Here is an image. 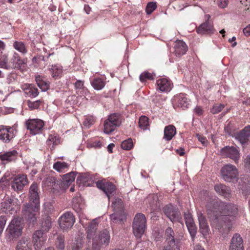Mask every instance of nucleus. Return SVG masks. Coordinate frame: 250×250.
Instances as JSON below:
<instances>
[{
    "label": "nucleus",
    "mask_w": 250,
    "mask_h": 250,
    "mask_svg": "<svg viewBox=\"0 0 250 250\" xmlns=\"http://www.w3.org/2000/svg\"><path fill=\"white\" fill-rule=\"evenodd\" d=\"M206 209L211 225L222 233L228 232L231 227L232 220L228 216H235L238 212L236 205L215 199L207 203Z\"/></svg>",
    "instance_id": "f257e3e1"
},
{
    "label": "nucleus",
    "mask_w": 250,
    "mask_h": 250,
    "mask_svg": "<svg viewBox=\"0 0 250 250\" xmlns=\"http://www.w3.org/2000/svg\"><path fill=\"white\" fill-rule=\"evenodd\" d=\"M22 229L21 219H13L6 229V239L9 241L16 239L21 235Z\"/></svg>",
    "instance_id": "f03ea898"
},
{
    "label": "nucleus",
    "mask_w": 250,
    "mask_h": 250,
    "mask_svg": "<svg viewBox=\"0 0 250 250\" xmlns=\"http://www.w3.org/2000/svg\"><path fill=\"white\" fill-rule=\"evenodd\" d=\"M146 217L142 213L137 214L132 225L133 232L136 237L141 238L146 228Z\"/></svg>",
    "instance_id": "7ed1b4c3"
},
{
    "label": "nucleus",
    "mask_w": 250,
    "mask_h": 250,
    "mask_svg": "<svg viewBox=\"0 0 250 250\" xmlns=\"http://www.w3.org/2000/svg\"><path fill=\"white\" fill-rule=\"evenodd\" d=\"M221 175L223 179L225 181L230 182L237 178L238 176L237 169L234 166L227 164L222 167Z\"/></svg>",
    "instance_id": "20e7f679"
},
{
    "label": "nucleus",
    "mask_w": 250,
    "mask_h": 250,
    "mask_svg": "<svg viewBox=\"0 0 250 250\" xmlns=\"http://www.w3.org/2000/svg\"><path fill=\"white\" fill-rule=\"evenodd\" d=\"M25 125L27 129L33 135L41 133L44 125L43 121L38 119H29L26 121Z\"/></svg>",
    "instance_id": "39448f33"
},
{
    "label": "nucleus",
    "mask_w": 250,
    "mask_h": 250,
    "mask_svg": "<svg viewBox=\"0 0 250 250\" xmlns=\"http://www.w3.org/2000/svg\"><path fill=\"white\" fill-rule=\"evenodd\" d=\"M16 133V131L13 127L4 125H0V140L3 143H9L14 138Z\"/></svg>",
    "instance_id": "423d86ee"
},
{
    "label": "nucleus",
    "mask_w": 250,
    "mask_h": 250,
    "mask_svg": "<svg viewBox=\"0 0 250 250\" xmlns=\"http://www.w3.org/2000/svg\"><path fill=\"white\" fill-rule=\"evenodd\" d=\"M163 212L172 222H180L181 219V214L178 209L170 204L166 205L163 208Z\"/></svg>",
    "instance_id": "0eeeda50"
},
{
    "label": "nucleus",
    "mask_w": 250,
    "mask_h": 250,
    "mask_svg": "<svg viewBox=\"0 0 250 250\" xmlns=\"http://www.w3.org/2000/svg\"><path fill=\"white\" fill-rule=\"evenodd\" d=\"M75 221V218L71 212H66L59 219V225L61 229L64 230L72 228Z\"/></svg>",
    "instance_id": "6e6552de"
},
{
    "label": "nucleus",
    "mask_w": 250,
    "mask_h": 250,
    "mask_svg": "<svg viewBox=\"0 0 250 250\" xmlns=\"http://www.w3.org/2000/svg\"><path fill=\"white\" fill-rule=\"evenodd\" d=\"M14 199L9 196H4L0 203V209L6 214H12L16 212Z\"/></svg>",
    "instance_id": "1a4fd4ad"
},
{
    "label": "nucleus",
    "mask_w": 250,
    "mask_h": 250,
    "mask_svg": "<svg viewBox=\"0 0 250 250\" xmlns=\"http://www.w3.org/2000/svg\"><path fill=\"white\" fill-rule=\"evenodd\" d=\"M38 186L37 184H32L29 188V203L28 204H34V209L35 211L40 206V197L38 191Z\"/></svg>",
    "instance_id": "9d476101"
},
{
    "label": "nucleus",
    "mask_w": 250,
    "mask_h": 250,
    "mask_svg": "<svg viewBox=\"0 0 250 250\" xmlns=\"http://www.w3.org/2000/svg\"><path fill=\"white\" fill-rule=\"evenodd\" d=\"M96 186L106 194L108 200L110 198V194L116 189L115 186L112 183L107 182L105 180L98 181L96 182Z\"/></svg>",
    "instance_id": "9b49d317"
},
{
    "label": "nucleus",
    "mask_w": 250,
    "mask_h": 250,
    "mask_svg": "<svg viewBox=\"0 0 250 250\" xmlns=\"http://www.w3.org/2000/svg\"><path fill=\"white\" fill-rule=\"evenodd\" d=\"M46 236L41 230L36 231L33 235V243L36 250H40L46 240Z\"/></svg>",
    "instance_id": "f8f14e48"
},
{
    "label": "nucleus",
    "mask_w": 250,
    "mask_h": 250,
    "mask_svg": "<svg viewBox=\"0 0 250 250\" xmlns=\"http://www.w3.org/2000/svg\"><path fill=\"white\" fill-rule=\"evenodd\" d=\"M39 209V207L36 211L34 209V204H27L25 205L23 209L25 216L28 218L30 222H34L36 221L38 216V212Z\"/></svg>",
    "instance_id": "ddd939ff"
},
{
    "label": "nucleus",
    "mask_w": 250,
    "mask_h": 250,
    "mask_svg": "<svg viewBox=\"0 0 250 250\" xmlns=\"http://www.w3.org/2000/svg\"><path fill=\"white\" fill-rule=\"evenodd\" d=\"M221 153L226 157H229L237 163L239 159V152L234 146H226L221 149Z\"/></svg>",
    "instance_id": "4468645a"
},
{
    "label": "nucleus",
    "mask_w": 250,
    "mask_h": 250,
    "mask_svg": "<svg viewBox=\"0 0 250 250\" xmlns=\"http://www.w3.org/2000/svg\"><path fill=\"white\" fill-rule=\"evenodd\" d=\"M27 184V177L25 175H22L15 178L11 182V186L14 191H18L21 190Z\"/></svg>",
    "instance_id": "2eb2a0df"
},
{
    "label": "nucleus",
    "mask_w": 250,
    "mask_h": 250,
    "mask_svg": "<svg viewBox=\"0 0 250 250\" xmlns=\"http://www.w3.org/2000/svg\"><path fill=\"white\" fill-rule=\"evenodd\" d=\"M184 219L188 230L192 238L193 239L196 234V227L193 222L191 214L188 212H185Z\"/></svg>",
    "instance_id": "dca6fc26"
},
{
    "label": "nucleus",
    "mask_w": 250,
    "mask_h": 250,
    "mask_svg": "<svg viewBox=\"0 0 250 250\" xmlns=\"http://www.w3.org/2000/svg\"><path fill=\"white\" fill-rule=\"evenodd\" d=\"M173 102L176 105L183 109L187 108L189 104V100L184 93L175 95L173 98Z\"/></svg>",
    "instance_id": "f3484780"
},
{
    "label": "nucleus",
    "mask_w": 250,
    "mask_h": 250,
    "mask_svg": "<svg viewBox=\"0 0 250 250\" xmlns=\"http://www.w3.org/2000/svg\"><path fill=\"white\" fill-rule=\"evenodd\" d=\"M250 137V125L244 127L240 131L235 134V139H237L242 145H243L249 141Z\"/></svg>",
    "instance_id": "a211bd4d"
},
{
    "label": "nucleus",
    "mask_w": 250,
    "mask_h": 250,
    "mask_svg": "<svg viewBox=\"0 0 250 250\" xmlns=\"http://www.w3.org/2000/svg\"><path fill=\"white\" fill-rule=\"evenodd\" d=\"M197 215L200 231L204 235H206L209 231L207 220L201 212H197Z\"/></svg>",
    "instance_id": "6ab92c4d"
},
{
    "label": "nucleus",
    "mask_w": 250,
    "mask_h": 250,
    "mask_svg": "<svg viewBox=\"0 0 250 250\" xmlns=\"http://www.w3.org/2000/svg\"><path fill=\"white\" fill-rule=\"evenodd\" d=\"M229 250H244L242 238L238 234H235L232 237Z\"/></svg>",
    "instance_id": "aec40b11"
},
{
    "label": "nucleus",
    "mask_w": 250,
    "mask_h": 250,
    "mask_svg": "<svg viewBox=\"0 0 250 250\" xmlns=\"http://www.w3.org/2000/svg\"><path fill=\"white\" fill-rule=\"evenodd\" d=\"M18 156V152L15 150L7 151L0 154V160L3 164L15 161Z\"/></svg>",
    "instance_id": "412c9836"
},
{
    "label": "nucleus",
    "mask_w": 250,
    "mask_h": 250,
    "mask_svg": "<svg viewBox=\"0 0 250 250\" xmlns=\"http://www.w3.org/2000/svg\"><path fill=\"white\" fill-rule=\"evenodd\" d=\"M25 95L27 96L34 98L39 94L38 89L33 84L25 83L21 86Z\"/></svg>",
    "instance_id": "4be33fe9"
},
{
    "label": "nucleus",
    "mask_w": 250,
    "mask_h": 250,
    "mask_svg": "<svg viewBox=\"0 0 250 250\" xmlns=\"http://www.w3.org/2000/svg\"><path fill=\"white\" fill-rule=\"evenodd\" d=\"M214 190L219 195L225 198L230 197L231 190L229 187L222 184H219L214 186Z\"/></svg>",
    "instance_id": "5701e85b"
},
{
    "label": "nucleus",
    "mask_w": 250,
    "mask_h": 250,
    "mask_svg": "<svg viewBox=\"0 0 250 250\" xmlns=\"http://www.w3.org/2000/svg\"><path fill=\"white\" fill-rule=\"evenodd\" d=\"M197 32L200 34H210L214 31L213 25L206 21L201 24L197 29Z\"/></svg>",
    "instance_id": "b1692460"
},
{
    "label": "nucleus",
    "mask_w": 250,
    "mask_h": 250,
    "mask_svg": "<svg viewBox=\"0 0 250 250\" xmlns=\"http://www.w3.org/2000/svg\"><path fill=\"white\" fill-rule=\"evenodd\" d=\"M157 88L161 92L169 91L171 87V82L166 78L159 79L157 81Z\"/></svg>",
    "instance_id": "393cba45"
},
{
    "label": "nucleus",
    "mask_w": 250,
    "mask_h": 250,
    "mask_svg": "<svg viewBox=\"0 0 250 250\" xmlns=\"http://www.w3.org/2000/svg\"><path fill=\"white\" fill-rule=\"evenodd\" d=\"M174 48L175 54L177 56H181L185 54L188 50L187 44L185 42L180 40L175 42Z\"/></svg>",
    "instance_id": "a878e982"
},
{
    "label": "nucleus",
    "mask_w": 250,
    "mask_h": 250,
    "mask_svg": "<svg viewBox=\"0 0 250 250\" xmlns=\"http://www.w3.org/2000/svg\"><path fill=\"white\" fill-rule=\"evenodd\" d=\"M176 133V128L173 125H168L164 129V139L167 141L171 140Z\"/></svg>",
    "instance_id": "bb28decb"
},
{
    "label": "nucleus",
    "mask_w": 250,
    "mask_h": 250,
    "mask_svg": "<svg viewBox=\"0 0 250 250\" xmlns=\"http://www.w3.org/2000/svg\"><path fill=\"white\" fill-rule=\"evenodd\" d=\"M99 240L101 244L105 246L108 245L110 240L109 231L106 229L101 231L99 234Z\"/></svg>",
    "instance_id": "cd10ccee"
},
{
    "label": "nucleus",
    "mask_w": 250,
    "mask_h": 250,
    "mask_svg": "<svg viewBox=\"0 0 250 250\" xmlns=\"http://www.w3.org/2000/svg\"><path fill=\"white\" fill-rule=\"evenodd\" d=\"M125 219V213L124 211L114 213L110 215V219L114 223L122 224Z\"/></svg>",
    "instance_id": "c85d7f7f"
},
{
    "label": "nucleus",
    "mask_w": 250,
    "mask_h": 250,
    "mask_svg": "<svg viewBox=\"0 0 250 250\" xmlns=\"http://www.w3.org/2000/svg\"><path fill=\"white\" fill-rule=\"evenodd\" d=\"M97 229V223L95 220H93L88 225L86 232L87 233V238L88 239H92L95 235Z\"/></svg>",
    "instance_id": "c756f323"
},
{
    "label": "nucleus",
    "mask_w": 250,
    "mask_h": 250,
    "mask_svg": "<svg viewBox=\"0 0 250 250\" xmlns=\"http://www.w3.org/2000/svg\"><path fill=\"white\" fill-rule=\"evenodd\" d=\"M51 220L50 217L48 216L45 217L42 220L41 224V228L39 230H41L43 234L48 232L51 227Z\"/></svg>",
    "instance_id": "7c9ffc66"
},
{
    "label": "nucleus",
    "mask_w": 250,
    "mask_h": 250,
    "mask_svg": "<svg viewBox=\"0 0 250 250\" xmlns=\"http://www.w3.org/2000/svg\"><path fill=\"white\" fill-rule=\"evenodd\" d=\"M30 241L29 237H22L18 243L16 249L21 248L24 250H31Z\"/></svg>",
    "instance_id": "2f4dec72"
},
{
    "label": "nucleus",
    "mask_w": 250,
    "mask_h": 250,
    "mask_svg": "<svg viewBox=\"0 0 250 250\" xmlns=\"http://www.w3.org/2000/svg\"><path fill=\"white\" fill-rule=\"evenodd\" d=\"M91 84L95 89L100 90L104 87L105 82L101 78H94Z\"/></svg>",
    "instance_id": "473e14b6"
},
{
    "label": "nucleus",
    "mask_w": 250,
    "mask_h": 250,
    "mask_svg": "<svg viewBox=\"0 0 250 250\" xmlns=\"http://www.w3.org/2000/svg\"><path fill=\"white\" fill-rule=\"evenodd\" d=\"M109 122H111L117 126L120 125L122 123V116L118 113H112L109 115L107 118Z\"/></svg>",
    "instance_id": "72a5a7b5"
},
{
    "label": "nucleus",
    "mask_w": 250,
    "mask_h": 250,
    "mask_svg": "<svg viewBox=\"0 0 250 250\" xmlns=\"http://www.w3.org/2000/svg\"><path fill=\"white\" fill-rule=\"evenodd\" d=\"M117 126L114 125L111 121L109 122L108 119L105 120L104 123V132L105 134H109L114 131Z\"/></svg>",
    "instance_id": "f704fd0d"
},
{
    "label": "nucleus",
    "mask_w": 250,
    "mask_h": 250,
    "mask_svg": "<svg viewBox=\"0 0 250 250\" xmlns=\"http://www.w3.org/2000/svg\"><path fill=\"white\" fill-rule=\"evenodd\" d=\"M13 46L14 49L22 53V54H25L27 52L26 47L23 42L17 41H15L13 43Z\"/></svg>",
    "instance_id": "c9c22d12"
},
{
    "label": "nucleus",
    "mask_w": 250,
    "mask_h": 250,
    "mask_svg": "<svg viewBox=\"0 0 250 250\" xmlns=\"http://www.w3.org/2000/svg\"><path fill=\"white\" fill-rule=\"evenodd\" d=\"M91 177L87 173H82L77 178V182L84 186H88L87 183L90 180Z\"/></svg>",
    "instance_id": "e433bc0d"
},
{
    "label": "nucleus",
    "mask_w": 250,
    "mask_h": 250,
    "mask_svg": "<svg viewBox=\"0 0 250 250\" xmlns=\"http://www.w3.org/2000/svg\"><path fill=\"white\" fill-rule=\"evenodd\" d=\"M114 211L117 212L124 211L123 201L120 198H116L112 203Z\"/></svg>",
    "instance_id": "4c0bfd02"
},
{
    "label": "nucleus",
    "mask_w": 250,
    "mask_h": 250,
    "mask_svg": "<svg viewBox=\"0 0 250 250\" xmlns=\"http://www.w3.org/2000/svg\"><path fill=\"white\" fill-rule=\"evenodd\" d=\"M76 173L74 172H71L64 175L63 177L64 184L67 186L70 185L74 181L76 177Z\"/></svg>",
    "instance_id": "58836bf2"
},
{
    "label": "nucleus",
    "mask_w": 250,
    "mask_h": 250,
    "mask_svg": "<svg viewBox=\"0 0 250 250\" xmlns=\"http://www.w3.org/2000/svg\"><path fill=\"white\" fill-rule=\"evenodd\" d=\"M68 164L64 162L58 161L54 164L53 167L56 171L61 172L65 169L68 168Z\"/></svg>",
    "instance_id": "ea45409f"
},
{
    "label": "nucleus",
    "mask_w": 250,
    "mask_h": 250,
    "mask_svg": "<svg viewBox=\"0 0 250 250\" xmlns=\"http://www.w3.org/2000/svg\"><path fill=\"white\" fill-rule=\"evenodd\" d=\"M139 127L143 129L146 130L148 126V118L145 116H142L139 120Z\"/></svg>",
    "instance_id": "a19ab883"
},
{
    "label": "nucleus",
    "mask_w": 250,
    "mask_h": 250,
    "mask_svg": "<svg viewBox=\"0 0 250 250\" xmlns=\"http://www.w3.org/2000/svg\"><path fill=\"white\" fill-rule=\"evenodd\" d=\"M164 250H179L178 241H171L167 242V245L165 247Z\"/></svg>",
    "instance_id": "79ce46f5"
},
{
    "label": "nucleus",
    "mask_w": 250,
    "mask_h": 250,
    "mask_svg": "<svg viewBox=\"0 0 250 250\" xmlns=\"http://www.w3.org/2000/svg\"><path fill=\"white\" fill-rule=\"evenodd\" d=\"M59 137L57 135H55L50 134L47 139L46 143L48 146H50L51 144H53V145H57L59 143Z\"/></svg>",
    "instance_id": "37998d69"
},
{
    "label": "nucleus",
    "mask_w": 250,
    "mask_h": 250,
    "mask_svg": "<svg viewBox=\"0 0 250 250\" xmlns=\"http://www.w3.org/2000/svg\"><path fill=\"white\" fill-rule=\"evenodd\" d=\"M165 236L167 242L171 241H175L174 238L173 230L170 227H168L166 230Z\"/></svg>",
    "instance_id": "c03bdc74"
},
{
    "label": "nucleus",
    "mask_w": 250,
    "mask_h": 250,
    "mask_svg": "<svg viewBox=\"0 0 250 250\" xmlns=\"http://www.w3.org/2000/svg\"><path fill=\"white\" fill-rule=\"evenodd\" d=\"M121 147L123 149L129 150L133 147V142L131 139L124 141L121 144Z\"/></svg>",
    "instance_id": "a18cd8bd"
},
{
    "label": "nucleus",
    "mask_w": 250,
    "mask_h": 250,
    "mask_svg": "<svg viewBox=\"0 0 250 250\" xmlns=\"http://www.w3.org/2000/svg\"><path fill=\"white\" fill-rule=\"evenodd\" d=\"M51 75L53 78L60 77L62 73V70L56 66H54L49 69Z\"/></svg>",
    "instance_id": "49530a36"
},
{
    "label": "nucleus",
    "mask_w": 250,
    "mask_h": 250,
    "mask_svg": "<svg viewBox=\"0 0 250 250\" xmlns=\"http://www.w3.org/2000/svg\"><path fill=\"white\" fill-rule=\"evenodd\" d=\"M8 62L7 55L3 54L1 51L0 52V67L2 68L7 67V62Z\"/></svg>",
    "instance_id": "de8ad7c7"
},
{
    "label": "nucleus",
    "mask_w": 250,
    "mask_h": 250,
    "mask_svg": "<svg viewBox=\"0 0 250 250\" xmlns=\"http://www.w3.org/2000/svg\"><path fill=\"white\" fill-rule=\"evenodd\" d=\"M56 247L58 250H63L64 248V238L62 236L58 237L56 241Z\"/></svg>",
    "instance_id": "09e8293b"
},
{
    "label": "nucleus",
    "mask_w": 250,
    "mask_h": 250,
    "mask_svg": "<svg viewBox=\"0 0 250 250\" xmlns=\"http://www.w3.org/2000/svg\"><path fill=\"white\" fill-rule=\"evenodd\" d=\"M95 121V118L92 116H87L85 117L84 121L83 122V125L86 127L89 128L92 125H93Z\"/></svg>",
    "instance_id": "8fccbe9b"
},
{
    "label": "nucleus",
    "mask_w": 250,
    "mask_h": 250,
    "mask_svg": "<svg viewBox=\"0 0 250 250\" xmlns=\"http://www.w3.org/2000/svg\"><path fill=\"white\" fill-rule=\"evenodd\" d=\"M225 107L224 104H216L210 109V112L213 114L220 112Z\"/></svg>",
    "instance_id": "3c124183"
},
{
    "label": "nucleus",
    "mask_w": 250,
    "mask_h": 250,
    "mask_svg": "<svg viewBox=\"0 0 250 250\" xmlns=\"http://www.w3.org/2000/svg\"><path fill=\"white\" fill-rule=\"evenodd\" d=\"M153 79V75L147 72L142 73L140 76V80L142 82H145L146 80H151Z\"/></svg>",
    "instance_id": "603ef678"
},
{
    "label": "nucleus",
    "mask_w": 250,
    "mask_h": 250,
    "mask_svg": "<svg viewBox=\"0 0 250 250\" xmlns=\"http://www.w3.org/2000/svg\"><path fill=\"white\" fill-rule=\"evenodd\" d=\"M41 102L40 100H37L34 102L28 100L27 103L29 108L32 110L38 109L40 105Z\"/></svg>",
    "instance_id": "864d4df0"
},
{
    "label": "nucleus",
    "mask_w": 250,
    "mask_h": 250,
    "mask_svg": "<svg viewBox=\"0 0 250 250\" xmlns=\"http://www.w3.org/2000/svg\"><path fill=\"white\" fill-rule=\"evenodd\" d=\"M156 7L157 5L155 2H149L146 5V11L147 14H150L156 9Z\"/></svg>",
    "instance_id": "5fc2aeb1"
},
{
    "label": "nucleus",
    "mask_w": 250,
    "mask_h": 250,
    "mask_svg": "<svg viewBox=\"0 0 250 250\" xmlns=\"http://www.w3.org/2000/svg\"><path fill=\"white\" fill-rule=\"evenodd\" d=\"M7 221V217L5 216H0V236L1 235Z\"/></svg>",
    "instance_id": "6e6d98bb"
},
{
    "label": "nucleus",
    "mask_w": 250,
    "mask_h": 250,
    "mask_svg": "<svg viewBox=\"0 0 250 250\" xmlns=\"http://www.w3.org/2000/svg\"><path fill=\"white\" fill-rule=\"evenodd\" d=\"M196 137H197L199 141H200L203 146H205L207 145L208 140L205 137L200 135L198 134H196Z\"/></svg>",
    "instance_id": "4d7b16f0"
},
{
    "label": "nucleus",
    "mask_w": 250,
    "mask_h": 250,
    "mask_svg": "<svg viewBox=\"0 0 250 250\" xmlns=\"http://www.w3.org/2000/svg\"><path fill=\"white\" fill-rule=\"evenodd\" d=\"M24 64H25V62H24V61L21 60V59H20L14 64H12V67L14 68H17V69H19L21 67L22 65H23Z\"/></svg>",
    "instance_id": "13d9d810"
},
{
    "label": "nucleus",
    "mask_w": 250,
    "mask_h": 250,
    "mask_svg": "<svg viewBox=\"0 0 250 250\" xmlns=\"http://www.w3.org/2000/svg\"><path fill=\"white\" fill-rule=\"evenodd\" d=\"M147 199L148 201H150L151 199H153V201L152 202L150 203V206L153 207V206L155 204H156V203H157L158 198H157V196L156 195H149L147 197Z\"/></svg>",
    "instance_id": "bf43d9fd"
},
{
    "label": "nucleus",
    "mask_w": 250,
    "mask_h": 250,
    "mask_svg": "<svg viewBox=\"0 0 250 250\" xmlns=\"http://www.w3.org/2000/svg\"><path fill=\"white\" fill-rule=\"evenodd\" d=\"M40 83L38 84V86L43 91H45L48 88V84L45 82L42 81Z\"/></svg>",
    "instance_id": "052dcab7"
},
{
    "label": "nucleus",
    "mask_w": 250,
    "mask_h": 250,
    "mask_svg": "<svg viewBox=\"0 0 250 250\" xmlns=\"http://www.w3.org/2000/svg\"><path fill=\"white\" fill-rule=\"evenodd\" d=\"M217 4L221 8H224L228 4V0H218Z\"/></svg>",
    "instance_id": "680f3d73"
},
{
    "label": "nucleus",
    "mask_w": 250,
    "mask_h": 250,
    "mask_svg": "<svg viewBox=\"0 0 250 250\" xmlns=\"http://www.w3.org/2000/svg\"><path fill=\"white\" fill-rule=\"evenodd\" d=\"M21 59L19 55L17 53H14L13 54V57L11 59V63L12 64H14L16 62H17L20 59Z\"/></svg>",
    "instance_id": "e2e57ef3"
},
{
    "label": "nucleus",
    "mask_w": 250,
    "mask_h": 250,
    "mask_svg": "<svg viewBox=\"0 0 250 250\" xmlns=\"http://www.w3.org/2000/svg\"><path fill=\"white\" fill-rule=\"evenodd\" d=\"M46 182L50 183L51 184L50 186H53L58 184V181L57 180V179L55 178L52 177L48 178L46 180Z\"/></svg>",
    "instance_id": "0e129e2a"
},
{
    "label": "nucleus",
    "mask_w": 250,
    "mask_h": 250,
    "mask_svg": "<svg viewBox=\"0 0 250 250\" xmlns=\"http://www.w3.org/2000/svg\"><path fill=\"white\" fill-rule=\"evenodd\" d=\"M75 87L76 89H82L83 87V82L81 80H78L75 83Z\"/></svg>",
    "instance_id": "69168bd1"
},
{
    "label": "nucleus",
    "mask_w": 250,
    "mask_h": 250,
    "mask_svg": "<svg viewBox=\"0 0 250 250\" xmlns=\"http://www.w3.org/2000/svg\"><path fill=\"white\" fill-rule=\"evenodd\" d=\"M194 112L198 116H201L203 113V110L200 106H196L194 109Z\"/></svg>",
    "instance_id": "338daca9"
},
{
    "label": "nucleus",
    "mask_w": 250,
    "mask_h": 250,
    "mask_svg": "<svg viewBox=\"0 0 250 250\" xmlns=\"http://www.w3.org/2000/svg\"><path fill=\"white\" fill-rule=\"evenodd\" d=\"M243 33L247 37L250 36V24L244 28Z\"/></svg>",
    "instance_id": "774afa93"
}]
</instances>
